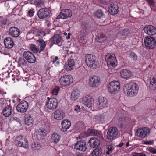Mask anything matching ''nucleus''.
Masks as SVG:
<instances>
[{
  "instance_id": "f257e3e1",
  "label": "nucleus",
  "mask_w": 156,
  "mask_h": 156,
  "mask_svg": "<svg viewBox=\"0 0 156 156\" xmlns=\"http://www.w3.org/2000/svg\"><path fill=\"white\" fill-rule=\"evenodd\" d=\"M125 88L126 89V92L127 96L133 97L136 95L138 91L139 87L135 83H130L126 84L125 86Z\"/></svg>"
},
{
  "instance_id": "f03ea898",
  "label": "nucleus",
  "mask_w": 156,
  "mask_h": 156,
  "mask_svg": "<svg viewBox=\"0 0 156 156\" xmlns=\"http://www.w3.org/2000/svg\"><path fill=\"white\" fill-rule=\"evenodd\" d=\"M85 61L87 66L90 68H96L98 64V58L92 54H87L85 57Z\"/></svg>"
},
{
  "instance_id": "7ed1b4c3",
  "label": "nucleus",
  "mask_w": 156,
  "mask_h": 156,
  "mask_svg": "<svg viewBox=\"0 0 156 156\" xmlns=\"http://www.w3.org/2000/svg\"><path fill=\"white\" fill-rule=\"evenodd\" d=\"M105 60L108 67L114 69L117 64V60L114 55L108 54L105 57Z\"/></svg>"
},
{
  "instance_id": "20e7f679",
  "label": "nucleus",
  "mask_w": 156,
  "mask_h": 156,
  "mask_svg": "<svg viewBox=\"0 0 156 156\" xmlns=\"http://www.w3.org/2000/svg\"><path fill=\"white\" fill-rule=\"evenodd\" d=\"M144 43L145 47L147 49H152L156 46L155 39L150 36L146 37L144 38Z\"/></svg>"
},
{
  "instance_id": "39448f33",
  "label": "nucleus",
  "mask_w": 156,
  "mask_h": 156,
  "mask_svg": "<svg viewBox=\"0 0 156 156\" xmlns=\"http://www.w3.org/2000/svg\"><path fill=\"white\" fill-rule=\"evenodd\" d=\"M120 88V84L117 81H113L110 82L108 86V91L113 94L118 93Z\"/></svg>"
},
{
  "instance_id": "423d86ee",
  "label": "nucleus",
  "mask_w": 156,
  "mask_h": 156,
  "mask_svg": "<svg viewBox=\"0 0 156 156\" xmlns=\"http://www.w3.org/2000/svg\"><path fill=\"white\" fill-rule=\"evenodd\" d=\"M15 144L19 147L27 148L28 147V143L25 137L22 136H17L15 140Z\"/></svg>"
},
{
  "instance_id": "0eeeda50",
  "label": "nucleus",
  "mask_w": 156,
  "mask_h": 156,
  "mask_svg": "<svg viewBox=\"0 0 156 156\" xmlns=\"http://www.w3.org/2000/svg\"><path fill=\"white\" fill-rule=\"evenodd\" d=\"M59 81L61 85L66 86L73 83V79L69 75H65L61 77Z\"/></svg>"
},
{
  "instance_id": "6e6552de",
  "label": "nucleus",
  "mask_w": 156,
  "mask_h": 156,
  "mask_svg": "<svg viewBox=\"0 0 156 156\" xmlns=\"http://www.w3.org/2000/svg\"><path fill=\"white\" fill-rule=\"evenodd\" d=\"M118 132L117 128L114 127L110 128L107 133V137L110 140H113L117 137Z\"/></svg>"
},
{
  "instance_id": "1a4fd4ad",
  "label": "nucleus",
  "mask_w": 156,
  "mask_h": 156,
  "mask_svg": "<svg viewBox=\"0 0 156 156\" xmlns=\"http://www.w3.org/2000/svg\"><path fill=\"white\" fill-rule=\"evenodd\" d=\"M51 12V10L48 8H44L40 9L37 12L38 17L43 19L50 16Z\"/></svg>"
},
{
  "instance_id": "9d476101",
  "label": "nucleus",
  "mask_w": 156,
  "mask_h": 156,
  "mask_svg": "<svg viewBox=\"0 0 156 156\" xmlns=\"http://www.w3.org/2000/svg\"><path fill=\"white\" fill-rule=\"evenodd\" d=\"M23 56L29 63H33L36 61V58L34 55L30 51H26L24 52Z\"/></svg>"
},
{
  "instance_id": "9b49d317",
  "label": "nucleus",
  "mask_w": 156,
  "mask_h": 156,
  "mask_svg": "<svg viewBox=\"0 0 156 156\" xmlns=\"http://www.w3.org/2000/svg\"><path fill=\"white\" fill-rule=\"evenodd\" d=\"M46 106L49 110H54L58 105V101L56 98H48L46 102Z\"/></svg>"
},
{
  "instance_id": "f8f14e48",
  "label": "nucleus",
  "mask_w": 156,
  "mask_h": 156,
  "mask_svg": "<svg viewBox=\"0 0 156 156\" xmlns=\"http://www.w3.org/2000/svg\"><path fill=\"white\" fill-rule=\"evenodd\" d=\"M150 133V130L147 127L140 128L137 130V136L141 138H145L148 136Z\"/></svg>"
},
{
  "instance_id": "ddd939ff",
  "label": "nucleus",
  "mask_w": 156,
  "mask_h": 156,
  "mask_svg": "<svg viewBox=\"0 0 156 156\" xmlns=\"http://www.w3.org/2000/svg\"><path fill=\"white\" fill-rule=\"evenodd\" d=\"M72 15V12L71 10L69 9H65L62 10L59 15L56 17L57 19H66L68 17H70Z\"/></svg>"
},
{
  "instance_id": "4468645a",
  "label": "nucleus",
  "mask_w": 156,
  "mask_h": 156,
  "mask_svg": "<svg viewBox=\"0 0 156 156\" xmlns=\"http://www.w3.org/2000/svg\"><path fill=\"white\" fill-rule=\"evenodd\" d=\"M143 30L145 34L149 36H153L156 34V28L151 25L145 26Z\"/></svg>"
},
{
  "instance_id": "2eb2a0df",
  "label": "nucleus",
  "mask_w": 156,
  "mask_h": 156,
  "mask_svg": "<svg viewBox=\"0 0 156 156\" xmlns=\"http://www.w3.org/2000/svg\"><path fill=\"white\" fill-rule=\"evenodd\" d=\"M28 106V103L25 101H23L17 105L16 109L19 112L24 113L27 111Z\"/></svg>"
},
{
  "instance_id": "dca6fc26",
  "label": "nucleus",
  "mask_w": 156,
  "mask_h": 156,
  "mask_svg": "<svg viewBox=\"0 0 156 156\" xmlns=\"http://www.w3.org/2000/svg\"><path fill=\"white\" fill-rule=\"evenodd\" d=\"M89 83L92 87H97L100 84V79L99 77L97 76H94L90 77Z\"/></svg>"
},
{
  "instance_id": "f3484780",
  "label": "nucleus",
  "mask_w": 156,
  "mask_h": 156,
  "mask_svg": "<svg viewBox=\"0 0 156 156\" xmlns=\"http://www.w3.org/2000/svg\"><path fill=\"white\" fill-rule=\"evenodd\" d=\"M74 148L81 151H84L87 149L86 143L83 141H78L75 144Z\"/></svg>"
},
{
  "instance_id": "a211bd4d",
  "label": "nucleus",
  "mask_w": 156,
  "mask_h": 156,
  "mask_svg": "<svg viewBox=\"0 0 156 156\" xmlns=\"http://www.w3.org/2000/svg\"><path fill=\"white\" fill-rule=\"evenodd\" d=\"M9 32L10 35L14 38L19 37L20 35L19 29L15 27H11L9 29Z\"/></svg>"
},
{
  "instance_id": "6ab92c4d",
  "label": "nucleus",
  "mask_w": 156,
  "mask_h": 156,
  "mask_svg": "<svg viewBox=\"0 0 156 156\" xmlns=\"http://www.w3.org/2000/svg\"><path fill=\"white\" fill-rule=\"evenodd\" d=\"M65 116V113L63 110L58 109L55 112L54 114V118L57 120H60L62 119Z\"/></svg>"
},
{
  "instance_id": "aec40b11",
  "label": "nucleus",
  "mask_w": 156,
  "mask_h": 156,
  "mask_svg": "<svg viewBox=\"0 0 156 156\" xmlns=\"http://www.w3.org/2000/svg\"><path fill=\"white\" fill-rule=\"evenodd\" d=\"M4 42L5 47L7 48H12L14 45L13 40L10 37H6L4 39Z\"/></svg>"
},
{
  "instance_id": "412c9836",
  "label": "nucleus",
  "mask_w": 156,
  "mask_h": 156,
  "mask_svg": "<svg viewBox=\"0 0 156 156\" xmlns=\"http://www.w3.org/2000/svg\"><path fill=\"white\" fill-rule=\"evenodd\" d=\"M86 31L84 30H80L77 34L78 40L80 43L83 42L86 37Z\"/></svg>"
},
{
  "instance_id": "4be33fe9",
  "label": "nucleus",
  "mask_w": 156,
  "mask_h": 156,
  "mask_svg": "<svg viewBox=\"0 0 156 156\" xmlns=\"http://www.w3.org/2000/svg\"><path fill=\"white\" fill-rule=\"evenodd\" d=\"M62 128L61 130L64 132H66L67 129L70 127L71 123L70 121L68 120H64L61 123Z\"/></svg>"
},
{
  "instance_id": "5701e85b",
  "label": "nucleus",
  "mask_w": 156,
  "mask_h": 156,
  "mask_svg": "<svg viewBox=\"0 0 156 156\" xmlns=\"http://www.w3.org/2000/svg\"><path fill=\"white\" fill-rule=\"evenodd\" d=\"M119 8L117 5L114 4H111L108 8L109 13L112 15H115L117 14L118 12Z\"/></svg>"
},
{
  "instance_id": "b1692460",
  "label": "nucleus",
  "mask_w": 156,
  "mask_h": 156,
  "mask_svg": "<svg viewBox=\"0 0 156 156\" xmlns=\"http://www.w3.org/2000/svg\"><path fill=\"white\" fill-rule=\"evenodd\" d=\"M68 64L65 65V67L68 71L73 69L75 66V63L74 59L72 58L68 59Z\"/></svg>"
},
{
  "instance_id": "393cba45",
  "label": "nucleus",
  "mask_w": 156,
  "mask_h": 156,
  "mask_svg": "<svg viewBox=\"0 0 156 156\" xmlns=\"http://www.w3.org/2000/svg\"><path fill=\"white\" fill-rule=\"evenodd\" d=\"M120 75L124 79H128L131 76V72L129 70L124 69L120 71Z\"/></svg>"
},
{
  "instance_id": "a878e982",
  "label": "nucleus",
  "mask_w": 156,
  "mask_h": 156,
  "mask_svg": "<svg viewBox=\"0 0 156 156\" xmlns=\"http://www.w3.org/2000/svg\"><path fill=\"white\" fill-rule=\"evenodd\" d=\"M106 37L105 35L103 33H99L97 35L96 40L98 42L103 43L106 40Z\"/></svg>"
},
{
  "instance_id": "bb28decb",
  "label": "nucleus",
  "mask_w": 156,
  "mask_h": 156,
  "mask_svg": "<svg viewBox=\"0 0 156 156\" xmlns=\"http://www.w3.org/2000/svg\"><path fill=\"white\" fill-rule=\"evenodd\" d=\"M89 142L90 143V146L91 147L95 148L98 147L100 145V141L98 139L93 138L89 140Z\"/></svg>"
},
{
  "instance_id": "cd10ccee",
  "label": "nucleus",
  "mask_w": 156,
  "mask_h": 156,
  "mask_svg": "<svg viewBox=\"0 0 156 156\" xmlns=\"http://www.w3.org/2000/svg\"><path fill=\"white\" fill-rule=\"evenodd\" d=\"M37 44L38 45V48L39 53H40L45 48L46 44L45 42L42 39H39L37 40Z\"/></svg>"
},
{
  "instance_id": "c85d7f7f",
  "label": "nucleus",
  "mask_w": 156,
  "mask_h": 156,
  "mask_svg": "<svg viewBox=\"0 0 156 156\" xmlns=\"http://www.w3.org/2000/svg\"><path fill=\"white\" fill-rule=\"evenodd\" d=\"M107 104V98H98V107L101 109H103L106 106Z\"/></svg>"
},
{
  "instance_id": "c756f323",
  "label": "nucleus",
  "mask_w": 156,
  "mask_h": 156,
  "mask_svg": "<svg viewBox=\"0 0 156 156\" xmlns=\"http://www.w3.org/2000/svg\"><path fill=\"white\" fill-rule=\"evenodd\" d=\"M149 88L152 90H156V76H154L152 78H150Z\"/></svg>"
},
{
  "instance_id": "7c9ffc66",
  "label": "nucleus",
  "mask_w": 156,
  "mask_h": 156,
  "mask_svg": "<svg viewBox=\"0 0 156 156\" xmlns=\"http://www.w3.org/2000/svg\"><path fill=\"white\" fill-rule=\"evenodd\" d=\"M62 38L60 36L56 34L53 36L50 39V41L54 44H57L61 41Z\"/></svg>"
},
{
  "instance_id": "2f4dec72",
  "label": "nucleus",
  "mask_w": 156,
  "mask_h": 156,
  "mask_svg": "<svg viewBox=\"0 0 156 156\" xmlns=\"http://www.w3.org/2000/svg\"><path fill=\"white\" fill-rule=\"evenodd\" d=\"M88 131L89 132H90V134L97 136L99 138L101 139H102L103 138L102 134L100 131L94 129H90Z\"/></svg>"
},
{
  "instance_id": "473e14b6",
  "label": "nucleus",
  "mask_w": 156,
  "mask_h": 156,
  "mask_svg": "<svg viewBox=\"0 0 156 156\" xmlns=\"http://www.w3.org/2000/svg\"><path fill=\"white\" fill-rule=\"evenodd\" d=\"M90 28V25L89 22L83 21L80 24V30H84L87 31Z\"/></svg>"
},
{
  "instance_id": "72a5a7b5",
  "label": "nucleus",
  "mask_w": 156,
  "mask_h": 156,
  "mask_svg": "<svg viewBox=\"0 0 156 156\" xmlns=\"http://www.w3.org/2000/svg\"><path fill=\"white\" fill-rule=\"evenodd\" d=\"M82 103L89 108H90L92 105V101L91 98H83Z\"/></svg>"
},
{
  "instance_id": "f704fd0d",
  "label": "nucleus",
  "mask_w": 156,
  "mask_h": 156,
  "mask_svg": "<svg viewBox=\"0 0 156 156\" xmlns=\"http://www.w3.org/2000/svg\"><path fill=\"white\" fill-rule=\"evenodd\" d=\"M24 118L25 123L28 125H30L33 122V118L30 114H26L24 116Z\"/></svg>"
},
{
  "instance_id": "c9c22d12",
  "label": "nucleus",
  "mask_w": 156,
  "mask_h": 156,
  "mask_svg": "<svg viewBox=\"0 0 156 156\" xmlns=\"http://www.w3.org/2000/svg\"><path fill=\"white\" fill-rule=\"evenodd\" d=\"M60 136L58 134L53 133L51 135V141L55 143L58 142L60 140Z\"/></svg>"
},
{
  "instance_id": "e433bc0d",
  "label": "nucleus",
  "mask_w": 156,
  "mask_h": 156,
  "mask_svg": "<svg viewBox=\"0 0 156 156\" xmlns=\"http://www.w3.org/2000/svg\"><path fill=\"white\" fill-rule=\"evenodd\" d=\"M12 107L9 106L6 107L3 111V115L6 117L9 116L12 114Z\"/></svg>"
},
{
  "instance_id": "4c0bfd02",
  "label": "nucleus",
  "mask_w": 156,
  "mask_h": 156,
  "mask_svg": "<svg viewBox=\"0 0 156 156\" xmlns=\"http://www.w3.org/2000/svg\"><path fill=\"white\" fill-rule=\"evenodd\" d=\"M120 33L122 36L126 37L129 36L131 33L129 29L126 28L121 30Z\"/></svg>"
},
{
  "instance_id": "58836bf2",
  "label": "nucleus",
  "mask_w": 156,
  "mask_h": 156,
  "mask_svg": "<svg viewBox=\"0 0 156 156\" xmlns=\"http://www.w3.org/2000/svg\"><path fill=\"white\" fill-rule=\"evenodd\" d=\"M101 149L99 148L95 149L92 152V156H101Z\"/></svg>"
},
{
  "instance_id": "ea45409f",
  "label": "nucleus",
  "mask_w": 156,
  "mask_h": 156,
  "mask_svg": "<svg viewBox=\"0 0 156 156\" xmlns=\"http://www.w3.org/2000/svg\"><path fill=\"white\" fill-rule=\"evenodd\" d=\"M42 146L40 143L34 142L32 144V147L34 150H40Z\"/></svg>"
},
{
  "instance_id": "a19ab883",
  "label": "nucleus",
  "mask_w": 156,
  "mask_h": 156,
  "mask_svg": "<svg viewBox=\"0 0 156 156\" xmlns=\"http://www.w3.org/2000/svg\"><path fill=\"white\" fill-rule=\"evenodd\" d=\"M18 63L20 66H24L27 65V62L23 58H20L18 59Z\"/></svg>"
},
{
  "instance_id": "79ce46f5",
  "label": "nucleus",
  "mask_w": 156,
  "mask_h": 156,
  "mask_svg": "<svg viewBox=\"0 0 156 156\" xmlns=\"http://www.w3.org/2000/svg\"><path fill=\"white\" fill-rule=\"evenodd\" d=\"M96 120L101 122H103L105 121V116L104 115H99L94 116Z\"/></svg>"
},
{
  "instance_id": "37998d69",
  "label": "nucleus",
  "mask_w": 156,
  "mask_h": 156,
  "mask_svg": "<svg viewBox=\"0 0 156 156\" xmlns=\"http://www.w3.org/2000/svg\"><path fill=\"white\" fill-rule=\"evenodd\" d=\"M79 95V91L78 90H73L71 93L70 98H78Z\"/></svg>"
},
{
  "instance_id": "c03bdc74",
  "label": "nucleus",
  "mask_w": 156,
  "mask_h": 156,
  "mask_svg": "<svg viewBox=\"0 0 156 156\" xmlns=\"http://www.w3.org/2000/svg\"><path fill=\"white\" fill-rule=\"evenodd\" d=\"M104 14L103 12L101 9L97 10L95 12V16L98 18L102 17Z\"/></svg>"
},
{
  "instance_id": "a18cd8bd",
  "label": "nucleus",
  "mask_w": 156,
  "mask_h": 156,
  "mask_svg": "<svg viewBox=\"0 0 156 156\" xmlns=\"http://www.w3.org/2000/svg\"><path fill=\"white\" fill-rule=\"evenodd\" d=\"M9 20L7 19H5L1 20L0 25L1 27H4L6 25L9 24Z\"/></svg>"
},
{
  "instance_id": "49530a36",
  "label": "nucleus",
  "mask_w": 156,
  "mask_h": 156,
  "mask_svg": "<svg viewBox=\"0 0 156 156\" xmlns=\"http://www.w3.org/2000/svg\"><path fill=\"white\" fill-rule=\"evenodd\" d=\"M38 133L41 136H44L46 135L47 132L44 129L41 128L38 131Z\"/></svg>"
},
{
  "instance_id": "de8ad7c7",
  "label": "nucleus",
  "mask_w": 156,
  "mask_h": 156,
  "mask_svg": "<svg viewBox=\"0 0 156 156\" xmlns=\"http://www.w3.org/2000/svg\"><path fill=\"white\" fill-rule=\"evenodd\" d=\"M30 33L34 34L36 36H40L41 34L39 30L35 27H33L30 30Z\"/></svg>"
},
{
  "instance_id": "09e8293b",
  "label": "nucleus",
  "mask_w": 156,
  "mask_h": 156,
  "mask_svg": "<svg viewBox=\"0 0 156 156\" xmlns=\"http://www.w3.org/2000/svg\"><path fill=\"white\" fill-rule=\"evenodd\" d=\"M30 48L31 50L34 52V53H37L39 52V50H38V49L37 48L36 46L34 44H31L30 46Z\"/></svg>"
},
{
  "instance_id": "8fccbe9b",
  "label": "nucleus",
  "mask_w": 156,
  "mask_h": 156,
  "mask_svg": "<svg viewBox=\"0 0 156 156\" xmlns=\"http://www.w3.org/2000/svg\"><path fill=\"white\" fill-rule=\"evenodd\" d=\"M58 58L57 56H55L52 61L53 64H54L56 66H58L60 64L59 62L58 61Z\"/></svg>"
},
{
  "instance_id": "3c124183",
  "label": "nucleus",
  "mask_w": 156,
  "mask_h": 156,
  "mask_svg": "<svg viewBox=\"0 0 156 156\" xmlns=\"http://www.w3.org/2000/svg\"><path fill=\"white\" fill-rule=\"evenodd\" d=\"M151 9H154L155 5L153 0H147Z\"/></svg>"
},
{
  "instance_id": "603ef678",
  "label": "nucleus",
  "mask_w": 156,
  "mask_h": 156,
  "mask_svg": "<svg viewBox=\"0 0 156 156\" xmlns=\"http://www.w3.org/2000/svg\"><path fill=\"white\" fill-rule=\"evenodd\" d=\"M130 56L134 61H136L137 60V55L133 52H131L130 54Z\"/></svg>"
},
{
  "instance_id": "864d4df0",
  "label": "nucleus",
  "mask_w": 156,
  "mask_h": 156,
  "mask_svg": "<svg viewBox=\"0 0 156 156\" xmlns=\"http://www.w3.org/2000/svg\"><path fill=\"white\" fill-rule=\"evenodd\" d=\"M35 13L34 9H33L29 10L28 12L27 15L30 17L33 16Z\"/></svg>"
},
{
  "instance_id": "5fc2aeb1",
  "label": "nucleus",
  "mask_w": 156,
  "mask_h": 156,
  "mask_svg": "<svg viewBox=\"0 0 156 156\" xmlns=\"http://www.w3.org/2000/svg\"><path fill=\"white\" fill-rule=\"evenodd\" d=\"M59 88L58 87H56L52 91V94H53L56 95L58 94Z\"/></svg>"
},
{
  "instance_id": "6e6d98bb",
  "label": "nucleus",
  "mask_w": 156,
  "mask_h": 156,
  "mask_svg": "<svg viewBox=\"0 0 156 156\" xmlns=\"http://www.w3.org/2000/svg\"><path fill=\"white\" fill-rule=\"evenodd\" d=\"M133 156H146V155L142 153H134L133 154Z\"/></svg>"
},
{
  "instance_id": "4d7b16f0",
  "label": "nucleus",
  "mask_w": 156,
  "mask_h": 156,
  "mask_svg": "<svg viewBox=\"0 0 156 156\" xmlns=\"http://www.w3.org/2000/svg\"><path fill=\"white\" fill-rule=\"evenodd\" d=\"M149 151L151 153L153 154H156V149L154 148L150 147L149 149Z\"/></svg>"
},
{
  "instance_id": "13d9d810",
  "label": "nucleus",
  "mask_w": 156,
  "mask_h": 156,
  "mask_svg": "<svg viewBox=\"0 0 156 156\" xmlns=\"http://www.w3.org/2000/svg\"><path fill=\"white\" fill-rule=\"evenodd\" d=\"M144 144L146 145H152L153 144V140H151L149 141L144 142Z\"/></svg>"
},
{
  "instance_id": "bf43d9fd",
  "label": "nucleus",
  "mask_w": 156,
  "mask_h": 156,
  "mask_svg": "<svg viewBox=\"0 0 156 156\" xmlns=\"http://www.w3.org/2000/svg\"><path fill=\"white\" fill-rule=\"evenodd\" d=\"M80 108L79 105H76L75 107L74 110L77 112H80Z\"/></svg>"
},
{
  "instance_id": "052dcab7",
  "label": "nucleus",
  "mask_w": 156,
  "mask_h": 156,
  "mask_svg": "<svg viewBox=\"0 0 156 156\" xmlns=\"http://www.w3.org/2000/svg\"><path fill=\"white\" fill-rule=\"evenodd\" d=\"M7 94L6 92L4 91V90H2L0 89V94L2 95V96L4 97L5 95Z\"/></svg>"
},
{
  "instance_id": "680f3d73",
  "label": "nucleus",
  "mask_w": 156,
  "mask_h": 156,
  "mask_svg": "<svg viewBox=\"0 0 156 156\" xmlns=\"http://www.w3.org/2000/svg\"><path fill=\"white\" fill-rule=\"evenodd\" d=\"M100 1L103 4H106L110 2V0H100Z\"/></svg>"
},
{
  "instance_id": "e2e57ef3",
  "label": "nucleus",
  "mask_w": 156,
  "mask_h": 156,
  "mask_svg": "<svg viewBox=\"0 0 156 156\" xmlns=\"http://www.w3.org/2000/svg\"><path fill=\"white\" fill-rule=\"evenodd\" d=\"M108 150V151L106 152V153L108 154H109L110 153V152H111L112 151V148L111 146H108L107 148Z\"/></svg>"
},
{
  "instance_id": "0e129e2a",
  "label": "nucleus",
  "mask_w": 156,
  "mask_h": 156,
  "mask_svg": "<svg viewBox=\"0 0 156 156\" xmlns=\"http://www.w3.org/2000/svg\"><path fill=\"white\" fill-rule=\"evenodd\" d=\"M124 125V123L123 122H119L118 123V125L119 127H122Z\"/></svg>"
},
{
  "instance_id": "69168bd1",
  "label": "nucleus",
  "mask_w": 156,
  "mask_h": 156,
  "mask_svg": "<svg viewBox=\"0 0 156 156\" xmlns=\"http://www.w3.org/2000/svg\"><path fill=\"white\" fill-rule=\"evenodd\" d=\"M21 96V94L18 93L17 94L13 95L12 98H19Z\"/></svg>"
},
{
  "instance_id": "338daca9",
  "label": "nucleus",
  "mask_w": 156,
  "mask_h": 156,
  "mask_svg": "<svg viewBox=\"0 0 156 156\" xmlns=\"http://www.w3.org/2000/svg\"><path fill=\"white\" fill-rule=\"evenodd\" d=\"M12 74V72H11L10 73H8V76H7L6 77V78H9L10 77H11V74Z\"/></svg>"
},
{
  "instance_id": "774afa93",
  "label": "nucleus",
  "mask_w": 156,
  "mask_h": 156,
  "mask_svg": "<svg viewBox=\"0 0 156 156\" xmlns=\"http://www.w3.org/2000/svg\"><path fill=\"white\" fill-rule=\"evenodd\" d=\"M124 144V143L123 142H121L120 143L119 145H118V146L119 147H122Z\"/></svg>"
}]
</instances>
